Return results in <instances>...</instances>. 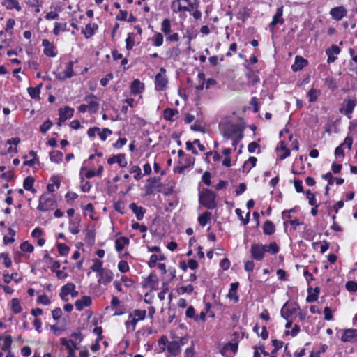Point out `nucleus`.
<instances>
[{"mask_svg":"<svg viewBox=\"0 0 357 357\" xmlns=\"http://www.w3.org/2000/svg\"><path fill=\"white\" fill-rule=\"evenodd\" d=\"M216 197L217 195L214 192L205 188L199 193V202L208 209H214L217 207Z\"/></svg>","mask_w":357,"mask_h":357,"instance_id":"nucleus-1","label":"nucleus"},{"mask_svg":"<svg viewBox=\"0 0 357 357\" xmlns=\"http://www.w3.org/2000/svg\"><path fill=\"white\" fill-rule=\"evenodd\" d=\"M245 128L238 124L225 123L222 127V135L225 138L233 139L240 134H243Z\"/></svg>","mask_w":357,"mask_h":357,"instance_id":"nucleus-2","label":"nucleus"},{"mask_svg":"<svg viewBox=\"0 0 357 357\" xmlns=\"http://www.w3.org/2000/svg\"><path fill=\"white\" fill-rule=\"evenodd\" d=\"M267 245L259 243H253L251 245L250 253L252 258L257 261H261L267 251Z\"/></svg>","mask_w":357,"mask_h":357,"instance_id":"nucleus-3","label":"nucleus"},{"mask_svg":"<svg viewBox=\"0 0 357 357\" xmlns=\"http://www.w3.org/2000/svg\"><path fill=\"white\" fill-rule=\"evenodd\" d=\"M55 205L56 201L52 197L43 194L39 199V204L37 208L40 211H47Z\"/></svg>","mask_w":357,"mask_h":357,"instance_id":"nucleus-4","label":"nucleus"},{"mask_svg":"<svg viewBox=\"0 0 357 357\" xmlns=\"http://www.w3.org/2000/svg\"><path fill=\"white\" fill-rule=\"evenodd\" d=\"M68 294L73 298L77 297L79 294L78 291L75 290V285L73 283L69 282L61 287L59 296L63 301H68L66 296Z\"/></svg>","mask_w":357,"mask_h":357,"instance_id":"nucleus-5","label":"nucleus"},{"mask_svg":"<svg viewBox=\"0 0 357 357\" xmlns=\"http://www.w3.org/2000/svg\"><path fill=\"white\" fill-rule=\"evenodd\" d=\"M166 70L165 68H161L160 70V73H158L155 76V89L157 91H162L166 87L167 84V78L165 75Z\"/></svg>","mask_w":357,"mask_h":357,"instance_id":"nucleus-6","label":"nucleus"},{"mask_svg":"<svg viewBox=\"0 0 357 357\" xmlns=\"http://www.w3.org/2000/svg\"><path fill=\"white\" fill-rule=\"evenodd\" d=\"M198 0H182V4L178 5V11L191 12L199 7Z\"/></svg>","mask_w":357,"mask_h":357,"instance_id":"nucleus-7","label":"nucleus"},{"mask_svg":"<svg viewBox=\"0 0 357 357\" xmlns=\"http://www.w3.org/2000/svg\"><path fill=\"white\" fill-rule=\"evenodd\" d=\"M238 342H228L222 347L220 353L225 357H233V355L238 351Z\"/></svg>","mask_w":357,"mask_h":357,"instance_id":"nucleus-8","label":"nucleus"},{"mask_svg":"<svg viewBox=\"0 0 357 357\" xmlns=\"http://www.w3.org/2000/svg\"><path fill=\"white\" fill-rule=\"evenodd\" d=\"M298 308H299V306L297 304H295L294 305L291 306L290 305L288 304V303H286L281 309V311H280L281 316L284 319L288 320V319L291 315H293L294 314H295L296 312L297 309H298Z\"/></svg>","mask_w":357,"mask_h":357,"instance_id":"nucleus-9","label":"nucleus"},{"mask_svg":"<svg viewBox=\"0 0 357 357\" xmlns=\"http://www.w3.org/2000/svg\"><path fill=\"white\" fill-rule=\"evenodd\" d=\"M282 13L283 6H281L277 9L276 13L273 17V20L269 24L271 30H272L277 24H282L284 22V20L282 18Z\"/></svg>","mask_w":357,"mask_h":357,"instance_id":"nucleus-10","label":"nucleus"},{"mask_svg":"<svg viewBox=\"0 0 357 357\" xmlns=\"http://www.w3.org/2000/svg\"><path fill=\"white\" fill-rule=\"evenodd\" d=\"M100 278L98 279L99 283H103L107 284L112 280L113 273L112 272L107 268H104L102 271L98 273Z\"/></svg>","mask_w":357,"mask_h":357,"instance_id":"nucleus-11","label":"nucleus"},{"mask_svg":"<svg viewBox=\"0 0 357 357\" xmlns=\"http://www.w3.org/2000/svg\"><path fill=\"white\" fill-rule=\"evenodd\" d=\"M42 45L44 46V54L47 56L54 57L56 54L54 51V46L52 43L50 42L47 39H43Z\"/></svg>","mask_w":357,"mask_h":357,"instance_id":"nucleus-12","label":"nucleus"},{"mask_svg":"<svg viewBox=\"0 0 357 357\" xmlns=\"http://www.w3.org/2000/svg\"><path fill=\"white\" fill-rule=\"evenodd\" d=\"M74 109L68 106L59 109V114L60 116V121H66L67 119L73 116Z\"/></svg>","mask_w":357,"mask_h":357,"instance_id":"nucleus-13","label":"nucleus"},{"mask_svg":"<svg viewBox=\"0 0 357 357\" xmlns=\"http://www.w3.org/2000/svg\"><path fill=\"white\" fill-rule=\"evenodd\" d=\"M308 61L301 56H296L295 58V62L291 66V69L294 72L301 70L303 68L307 66Z\"/></svg>","mask_w":357,"mask_h":357,"instance_id":"nucleus-14","label":"nucleus"},{"mask_svg":"<svg viewBox=\"0 0 357 357\" xmlns=\"http://www.w3.org/2000/svg\"><path fill=\"white\" fill-rule=\"evenodd\" d=\"M129 208L135 214L138 220H142L144 218L146 209L142 206H137L134 202L130 204Z\"/></svg>","mask_w":357,"mask_h":357,"instance_id":"nucleus-15","label":"nucleus"},{"mask_svg":"<svg viewBox=\"0 0 357 357\" xmlns=\"http://www.w3.org/2000/svg\"><path fill=\"white\" fill-rule=\"evenodd\" d=\"M91 304V298L88 296H84L81 299L75 301V305L77 310L81 311L84 307H88Z\"/></svg>","mask_w":357,"mask_h":357,"instance_id":"nucleus-16","label":"nucleus"},{"mask_svg":"<svg viewBox=\"0 0 357 357\" xmlns=\"http://www.w3.org/2000/svg\"><path fill=\"white\" fill-rule=\"evenodd\" d=\"M107 162L109 165L117 162L120 167H125L127 165V162L125 159L124 154H119L117 155H113L107 160Z\"/></svg>","mask_w":357,"mask_h":357,"instance_id":"nucleus-17","label":"nucleus"},{"mask_svg":"<svg viewBox=\"0 0 357 357\" xmlns=\"http://www.w3.org/2000/svg\"><path fill=\"white\" fill-rule=\"evenodd\" d=\"M245 66L247 69L249 70V71L246 73V77L248 79V84L252 86L255 85L257 83L259 82V76L254 70L249 68L248 65L245 64Z\"/></svg>","mask_w":357,"mask_h":357,"instance_id":"nucleus-18","label":"nucleus"},{"mask_svg":"<svg viewBox=\"0 0 357 357\" xmlns=\"http://www.w3.org/2000/svg\"><path fill=\"white\" fill-rule=\"evenodd\" d=\"M91 98H96V97L93 94H91L89 96H86L84 98V101H86L88 103L89 111L91 114H93V113H96L98 111L99 104L96 101L91 100H89V99H91Z\"/></svg>","mask_w":357,"mask_h":357,"instance_id":"nucleus-19","label":"nucleus"},{"mask_svg":"<svg viewBox=\"0 0 357 357\" xmlns=\"http://www.w3.org/2000/svg\"><path fill=\"white\" fill-rule=\"evenodd\" d=\"M357 337V329H346L341 337L342 342H351L352 339Z\"/></svg>","mask_w":357,"mask_h":357,"instance_id":"nucleus-20","label":"nucleus"},{"mask_svg":"<svg viewBox=\"0 0 357 357\" xmlns=\"http://www.w3.org/2000/svg\"><path fill=\"white\" fill-rule=\"evenodd\" d=\"M330 14L335 20H340L346 15V10L343 7H335L331 10Z\"/></svg>","mask_w":357,"mask_h":357,"instance_id":"nucleus-21","label":"nucleus"},{"mask_svg":"<svg viewBox=\"0 0 357 357\" xmlns=\"http://www.w3.org/2000/svg\"><path fill=\"white\" fill-rule=\"evenodd\" d=\"M239 284L238 282H233L230 285V289L229 291V294L227 296L229 298V299L235 300L236 302L238 301V296L236 294V291L238 288Z\"/></svg>","mask_w":357,"mask_h":357,"instance_id":"nucleus-22","label":"nucleus"},{"mask_svg":"<svg viewBox=\"0 0 357 357\" xmlns=\"http://www.w3.org/2000/svg\"><path fill=\"white\" fill-rule=\"evenodd\" d=\"M73 62L70 61L66 66V70L64 71V76L61 77L60 75H58L56 76V77L59 79H65L66 78L72 77L74 75L73 70Z\"/></svg>","mask_w":357,"mask_h":357,"instance_id":"nucleus-23","label":"nucleus"},{"mask_svg":"<svg viewBox=\"0 0 357 357\" xmlns=\"http://www.w3.org/2000/svg\"><path fill=\"white\" fill-rule=\"evenodd\" d=\"M168 351L174 355L176 356L180 353V345L176 341L169 342L167 346Z\"/></svg>","mask_w":357,"mask_h":357,"instance_id":"nucleus-24","label":"nucleus"},{"mask_svg":"<svg viewBox=\"0 0 357 357\" xmlns=\"http://www.w3.org/2000/svg\"><path fill=\"white\" fill-rule=\"evenodd\" d=\"M98 29V25L96 24H88L86 26L85 30L82 31L86 38H91L95 33V31Z\"/></svg>","mask_w":357,"mask_h":357,"instance_id":"nucleus-25","label":"nucleus"},{"mask_svg":"<svg viewBox=\"0 0 357 357\" xmlns=\"http://www.w3.org/2000/svg\"><path fill=\"white\" fill-rule=\"evenodd\" d=\"M35 179L32 176H27L23 183V187L25 190L31 191L33 193L36 192V190L33 188Z\"/></svg>","mask_w":357,"mask_h":357,"instance_id":"nucleus-26","label":"nucleus"},{"mask_svg":"<svg viewBox=\"0 0 357 357\" xmlns=\"http://www.w3.org/2000/svg\"><path fill=\"white\" fill-rule=\"evenodd\" d=\"M144 89V84L142 83L139 79H135L130 86L131 92L134 94L140 93Z\"/></svg>","mask_w":357,"mask_h":357,"instance_id":"nucleus-27","label":"nucleus"},{"mask_svg":"<svg viewBox=\"0 0 357 357\" xmlns=\"http://www.w3.org/2000/svg\"><path fill=\"white\" fill-rule=\"evenodd\" d=\"M263 231L266 235H272L275 231V227L271 221L266 220L263 225Z\"/></svg>","mask_w":357,"mask_h":357,"instance_id":"nucleus-28","label":"nucleus"},{"mask_svg":"<svg viewBox=\"0 0 357 357\" xmlns=\"http://www.w3.org/2000/svg\"><path fill=\"white\" fill-rule=\"evenodd\" d=\"M128 243L129 239L127 237H120L115 241V248L118 252H121L124 246Z\"/></svg>","mask_w":357,"mask_h":357,"instance_id":"nucleus-29","label":"nucleus"},{"mask_svg":"<svg viewBox=\"0 0 357 357\" xmlns=\"http://www.w3.org/2000/svg\"><path fill=\"white\" fill-rule=\"evenodd\" d=\"M147 282H149V286L151 288L152 290H156L158 286V280L155 274L151 273L146 278Z\"/></svg>","mask_w":357,"mask_h":357,"instance_id":"nucleus-30","label":"nucleus"},{"mask_svg":"<svg viewBox=\"0 0 357 357\" xmlns=\"http://www.w3.org/2000/svg\"><path fill=\"white\" fill-rule=\"evenodd\" d=\"M164 118L167 121H174L173 116L178 114V111L176 109L167 108L163 112Z\"/></svg>","mask_w":357,"mask_h":357,"instance_id":"nucleus-31","label":"nucleus"},{"mask_svg":"<svg viewBox=\"0 0 357 357\" xmlns=\"http://www.w3.org/2000/svg\"><path fill=\"white\" fill-rule=\"evenodd\" d=\"M50 158L52 162L59 163L62 161L63 153L60 151H52L50 153Z\"/></svg>","mask_w":357,"mask_h":357,"instance_id":"nucleus-32","label":"nucleus"},{"mask_svg":"<svg viewBox=\"0 0 357 357\" xmlns=\"http://www.w3.org/2000/svg\"><path fill=\"white\" fill-rule=\"evenodd\" d=\"M181 54V51L178 47H174L170 49L167 52L169 59H172L174 61H176Z\"/></svg>","mask_w":357,"mask_h":357,"instance_id":"nucleus-33","label":"nucleus"},{"mask_svg":"<svg viewBox=\"0 0 357 357\" xmlns=\"http://www.w3.org/2000/svg\"><path fill=\"white\" fill-rule=\"evenodd\" d=\"M41 86H42V84H39L36 87H29L28 88V89H27L28 93H29V96L31 97V98L36 99V98H39Z\"/></svg>","mask_w":357,"mask_h":357,"instance_id":"nucleus-34","label":"nucleus"},{"mask_svg":"<svg viewBox=\"0 0 357 357\" xmlns=\"http://www.w3.org/2000/svg\"><path fill=\"white\" fill-rule=\"evenodd\" d=\"M80 222L79 219L75 218L70 221L69 230L73 234H77L79 232L78 225Z\"/></svg>","mask_w":357,"mask_h":357,"instance_id":"nucleus-35","label":"nucleus"},{"mask_svg":"<svg viewBox=\"0 0 357 357\" xmlns=\"http://www.w3.org/2000/svg\"><path fill=\"white\" fill-rule=\"evenodd\" d=\"M60 341H61V344L63 346H65L67 349H68L70 347H72V346L74 347L75 349H79L78 347H77V343L75 342L73 340H68L66 338L62 337V338H61Z\"/></svg>","mask_w":357,"mask_h":357,"instance_id":"nucleus-36","label":"nucleus"},{"mask_svg":"<svg viewBox=\"0 0 357 357\" xmlns=\"http://www.w3.org/2000/svg\"><path fill=\"white\" fill-rule=\"evenodd\" d=\"M15 275H17V273H13L11 275H9L8 271H4V273H3V281H4V282L8 284V283L10 282V281L12 280H14V281L16 283H17V282H19L22 280L21 278H19L18 279L15 278H14Z\"/></svg>","mask_w":357,"mask_h":357,"instance_id":"nucleus-37","label":"nucleus"},{"mask_svg":"<svg viewBox=\"0 0 357 357\" xmlns=\"http://www.w3.org/2000/svg\"><path fill=\"white\" fill-rule=\"evenodd\" d=\"M211 216V212H208V211L204 212L203 214L200 215L198 217L199 223L203 227L205 226L207 224Z\"/></svg>","mask_w":357,"mask_h":357,"instance_id":"nucleus-38","label":"nucleus"},{"mask_svg":"<svg viewBox=\"0 0 357 357\" xmlns=\"http://www.w3.org/2000/svg\"><path fill=\"white\" fill-rule=\"evenodd\" d=\"M161 30L165 35L171 33V23L169 19H165L161 24Z\"/></svg>","mask_w":357,"mask_h":357,"instance_id":"nucleus-39","label":"nucleus"},{"mask_svg":"<svg viewBox=\"0 0 357 357\" xmlns=\"http://www.w3.org/2000/svg\"><path fill=\"white\" fill-rule=\"evenodd\" d=\"M93 266L91 267V269L94 271V272H97L98 273H99L100 271H102L104 268L102 267V261L98 259H94L93 260Z\"/></svg>","mask_w":357,"mask_h":357,"instance_id":"nucleus-40","label":"nucleus"},{"mask_svg":"<svg viewBox=\"0 0 357 357\" xmlns=\"http://www.w3.org/2000/svg\"><path fill=\"white\" fill-rule=\"evenodd\" d=\"M356 100H348L347 101L346 107H345V114L349 115L351 114L356 106Z\"/></svg>","mask_w":357,"mask_h":357,"instance_id":"nucleus-41","label":"nucleus"},{"mask_svg":"<svg viewBox=\"0 0 357 357\" xmlns=\"http://www.w3.org/2000/svg\"><path fill=\"white\" fill-rule=\"evenodd\" d=\"M12 303V310L15 314H18L22 311V307L20 305V301L17 298H13L11 301Z\"/></svg>","mask_w":357,"mask_h":357,"instance_id":"nucleus-42","label":"nucleus"},{"mask_svg":"<svg viewBox=\"0 0 357 357\" xmlns=\"http://www.w3.org/2000/svg\"><path fill=\"white\" fill-rule=\"evenodd\" d=\"M280 149L284 151V154L280 156V160H284L290 155V150L286 147L283 141L280 142ZM277 149L278 150L279 147H278Z\"/></svg>","mask_w":357,"mask_h":357,"instance_id":"nucleus-43","label":"nucleus"},{"mask_svg":"<svg viewBox=\"0 0 357 357\" xmlns=\"http://www.w3.org/2000/svg\"><path fill=\"white\" fill-rule=\"evenodd\" d=\"M12 342H13L12 337L10 335H6L4 337V342H3V344L1 347V349L3 351L10 350Z\"/></svg>","mask_w":357,"mask_h":357,"instance_id":"nucleus-44","label":"nucleus"},{"mask_svg":"<svg viewBox=\"0 0 357 357\" xmlns=\"http://www.w3.org/2000/svg\"><path fill=\"white\" fill-rule=\"evenodd\" d=\"M236 215L238 218L243 222V225H247L250 221V212H248L246 214L245 218H243V215H242V211L240 208H236L235 211Z\"/></svg>","mask_w":357,"mask_h":357,"instance_id":"nucleus-45","label":"nucleus"},{"mask_svg":"<svg viewBox=\"0 0 357 357\" xmlns=\"http://www.w3.org/2000/svg\"><path fill=\"white\" fill-rule=\"evenodd\" d=\"M66 23H58L54 24V34L58 36L61 31H65L66 29Z\"/></svg>","mask_w":357,"mask_h":357,"instance_id":"nucleus-46","label":"nucleus"},{"mask_svg":"<svg viewBox=\"0 0 357 357\" xmlns=\"http://www.w3.org/2000/svg\"><path fill=\"white\" fill-rule=\"evenodd\" d=\"M272 344L274 346V349L271 351V356H275L278 351L282 347L284 343L282 341H278L275 339L272 340Z\"/></svg>","mask_w":357,"mask_h":357,"instance_id":"nucleus-47","label":"nucleus"},{"mask_svg":"<svg viewBox=\"0 0 357 357\" xmlns=\"http://www.w3.org/2000/svg\"><path fill=\"white\" fill-rule=\"evenodd\" d=\"M20 249L23 252H32L34 250V247L29 243V241H24L21 243Z\"/></svg>","mask_w":357,"mask_h":357,"instance_id":"nucleus-48","label":"nucleus"},{"mask_svg":"<svg viewBox=\"0 0 357 357\" xmlns=\"http://www.w3.org/2000/svg\"><path fill=\"white\" fill-rule=\"evenodd\" d=\"M8 5L7 6L8 9L15 8L17 11L21 10V6H20L17 0H6Z\"/></svg>","mask_w":357,"mask_h":357,"instance_id":"nucleus-49","label":"nucleus"},{"mask_svg":"<svg viewBox=\"0 0 357 357\" xmlns=\"http://www.w3.org/2000/svg\"><path fill=\"white\" fill-rule=\"evenodd\" d=\"M57 248L59 254L63 256L66 255L70 250V248L63 243H58Z\"/></svg>","mask_w":357,"mask_h":357,"instance_id":"nucleus-50","label":"nucleus"},{"mask_svg":"<svg viewBox=\"0 0 357 357\" xmlns=\"http://www.w3.org/2000/svg\"><path fill=\"white\" fill-rule=\"evenodd\" d=\"M130 173H134L135 175L134 176L135 179L139 180L142 178V172L141 169L139 166H133L130 169Z\"/></svg>","mask_w":357,"mask_h":357,"instance_id":"nucleus-51","label":"nucleus"},{"mask_svg":"<svg viewBox=\"0 0 357 357\" xmlns=\"http://www.w3.org/2000/svg\"><path fill=\"white\" fill-rule=\"evenodd\" d=\"M267 251L270 253L274 255L279 252V246L277 245L275 242H271L268 245H267Z\"/></svg>","mask_w":357,"mask_h":357,"instance_id":"nucleus-52","label":"nucleus"},{"mask_svg":"<svg viewBox=\"0 0 357 357\" xmlns=\"http://www.w3.org/2000/svg\"><path fill=\"white\" fill-rule=\"evenodd\" d=\"M195 310L192 306H190L187 308L185 312V315L188 318H193L195 321H198L199 318L197 316H195Z\"/></svg>","mask_w":357,"mask_h":357,"instance_id":"nucleus-53","label":"nucleus"},{"mask_svg":"<svg viewBox=\"0 0 357 357\" xmlns=\"http://www.w3.org/2000/svg\"><path fill=\"white\" fill-rule=\"evenodd\" d=\"M52 126V122L50 119H47L40 126V131L43 133H45L47 130H50Z\"/></svg>","mask_w":357,"mask_h":357,"instance_id":"nucleus-54","label":"nucleus"},{"mask_svg":"<svg viewBox=\"0 0 357 357\" xmlns=\"http://www.w3.org/2000/svg\"><path fill=\"white\" fill-rule=\"evenodd\" d=\"M153 43L155 46H161L163 43V36L160 33H157L153 38Z\"/></svg>","mask_w":357,"mask_h":357,"instance_id":"nucleus-55","label":"nucleus"},{"mask_svg":"<svg viewBox=\"0 0 357 357\" xmlns=\"http://www.w3.org/2000/svg\"><path fill=\"white\" fill-rule=\"evenodd\" d=\"M0 259H3V264L6 268H8L12 264L11 259L8 257V254L7 253H1L0 255Z\"/></svg>","mask_w":357,"mask_h":357,"instance_id":"nucleus-56","label":"nucleus"},{"mask_svg":"<svg viewBox=\"0 0 357 357\" xmlns=\"http://www.w3.org/2000/svg\"><path fill=\"white\" fill-rule=\"evenodd\" d=\"M132 35L133 33H128V38L126 40V49L128 50H130L133 47L135 44L134 40L132 39Z\"/></svg>","mask_w":357,"mask_h":357,"instance_id":"nucleus-57","label":"nucleus"},{"mask_svg":"<svg viewBox=\"0 0 357 357\" xmlns=\"http://www.w3.org/2000/svg\"><path fill=\"white\" fill-rule=\"evenodd\" d=\"M345 287L349 291L356 292L357 291V283L354 281H348Z\"/></svg>","mask_w":357,"mask_h":357,"instance_id":"nucleus-58","label":"nucleus"},{"mask_svg":"<svg viewBox=\"0 0 357 357\" xmlns=\"http://www.w3.org/2000/svg\"><path fill=\"white\" fill-rule=\"evenodd\" d=\"M118 268L121 273H126L129 270V266L126 261L121 260L118 264Z\"/></svg>","mask_w":357,"mask_h":357,"instance_id":"nucleus-59","label":"nucleus"},{"mask_svg":"<svg viewBox=\"0 0 357 357\" xmlns=\"http://www.w3.org/2000/svg\"><path fill=\"white\" fill-rule=\"evenodd\" d=\"M112 133V130L109 128H103L102 132H98V135H99L101 140H106L107 135H109Z\"/></svg>","mask_w":357,"mask_h":357,"instance_id":"nucleus-60","label":"nucleus"},{"mask_svg":"<svg viewBox=\"0 0 357 357\" xmlns=\"http://www.w3.org/2000/svg\"><path fill=\"white\" fill-rule=\"evenodd\" d=\"M312 290V287H309L307 289V291L309 293V295L306 298V301L307 303H312L316 301L318 299V296L316 294H311V291Z\"/></svg>","mask_w":357,"mask_h":357,"instance_id":"nucleus-61","label":"nucleus"},{"mask_svg":"<svg viewBox=\"0 0 357 357\" xmlns=\"http://www.w3.org/2000/svg\"><path fill=\"white\" fill-rule=\"evenodd\" d=\"M133 314L135 317H137V319L139 320H143L145 318L146 316V310H135L133 312Z\"/></svg>","mask_w":357,"mask_h":357,"instance_id":"nucleus-62","label":"nucleus"},{"mask_svg":"<svg viewBox=\"0 0 357 357\" xmlns=\"http://www.w3.org/2000/svg\"><path fill=\"white\" fill-rule=\"evenodd\" d=\"M317 92H318V91L314 89H311L307 92V96L310 97L309 101L310 102H315L317 100V96L315 94Z\"/></svg>","mask_w":357,"mask_h":357,"instance_id":"nucleus-63","label":"nucleus"},{"mask_svg":"<svg viewBox=\"0 0 357 357\" xmlns=\"http://www.w3.org/2000/svg\"><path fill=\"white\" fill-rule=\"evenodd\" d=\"M202 181L206 185H211V173L209 172L206 171L202 175Z\"/></svg>","mask_w":357,"mask_h":357,"instance_id":"nucleus-64","label":"nucleus"}]
</instances>
